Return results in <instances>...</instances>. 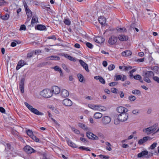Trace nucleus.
<instances>
[{
    "label": "nucleus",
    "mask_w": 159,
    "mask_h": 159,
    "mask_svg": "<svg viewBox=\"0 0 159 159\" xmlns=\"http://www.w3.org/2000/svg\"><path fill=\"white\" fill-rule=\"evenodd\" d=\"M153 155V153L150 152H148L147 150H144L138 153L137 156L139 158L143 157L148 159L152 156Z\"/></svg>",
    "instance_id": "1"
},
{
    "label": "nucleus",
    "mask_w": 159,
    "mask_h": 159,
    "mask_svg": "<svg viewBox=\"0 0 159 159\" xmlns=\"http://www.w3.org/2000/svg\"><path fill=\"white\" fill-rule=\"evenodd\" d=\"M41 94L43 97L50 98L52 95L51 91L48 89H45L41 92Z\"/></svg>",
    "instance_id": "2"
},
{
    "label": "nucleus",
    "mask_w": 159,
    "mask_h": 159,
    "mask_svg": "<svg viewBox=\"0 0 159 159\" xmlns=\"http://www.w3.org/2000/svg\"><path fill=\"white\" fill-rule=\"evenodd\" d=\"M118 119L121 122H124L127 120L129 117V115L127 112L120 114L118 116Z\"/></svg>",
    "instance_id": "3"
},
{
    "label": "nucleus",
    "mask_w": 159,
    "mask_h": 159,
    "mask_svg": "<svg viewBox=\"0 0 159 159\" xmlns=\"http://www.w3.org/2000/svg\"><path fill=\"white\" fill-rule=\"evenodd\" d=\"M26 133L34 141L37 142H39V139L33 134V132L31 130L29 129L27 130H26Z\"/></svg>",
    "instance_id": "4"
},
{
    "label": "nucleus",
    "mask_w": 159,
    "mask_h": 159,
    "mask_svg": "<svg viewBox=\"0 0 159 159\" xmlns=\"http://www.w3.org/2000/svg\"><path fill=\"white\" fill-rule=\"evenodd\" d=\"M111 121L110 117L108 116L103 117L102 119V122L103 125H106L109 124Z\"/></svg>",
    "instance_id": "5"
},
{
    "label": "nucleus",
    "mask_w": 159,
    "mask_h": 159,
    "mask_svg": "<svg viewBox=\"0 0 159 159\" xmlns=\"http://www.w3.org/2000/svg\"><path fill=\"white\" fill-rule=\"evenodd\" d=\"M118 38L114 35H111L109 38L108 43L110 45H114L117 41Z\"/></svg>",
    "instance_id": "6"
},
{
    "label": "nucleus",
    "mask_w": 159,
    "mask_h": 159,
    "mask_svg": "<svg viewBox=\"0 0 159 159\" xmlns=\"http://www.w3.org/2000/svg\"><path fill=\"white\" fill-rule=\"evenodd\" d=\"M24 151L28 154H30L34 152L35 150L31 147L28 145L26 146L24 148Z\"/></svg>",
    "instance_id": "7"
},
{
    "label": "nucleus",
    "mask_w": 159,
    "mask_h": 159,
    "mask_svg": "<svg viewBox=\"0 0 159 159\" xmlns=\"http://www.w3.org/2000/svg\"><path fill=\"white\" fill-rule=\"evenodd\" d=\"M86 135L89 139L94 140H98V136L89 131L87 132Z\"/></svg>",
    "instance_id": "8"
},
{
    "label": "nucleus",
    "mask_w": 159,
    "mask_h": 159,
    "mask_svg": "<svg viewBox=\"0 0 159 159\" xmlns=\"http://www.w3.org/2000/svg\"><path fill=\"white\" fill-rule=\"evenodd\" d=\"M25 78H23L21 79L19 84V89L22 93H23L24 92V86Z\"/></svg>",
    "instance_id": "9"
},
{
    "label": "nucleus",
    "mask_w": 159,
    "mask_h": 159,
    "mask_svg": "<svg viewBox=\"0 0 159 159\" xmlns=\"http://www.w3.org/2000/svg\"><path fill=\"white\" fill-rule=\"evenodd\" d=\"M116 110L117 111L120 113L121 114L125 112H127L128 110L126 108L122 107H119L117 108Z\"/></svg>",
    "instance_id": "10"
},
{
    "label": "nucleus",
    "mask_w": 159,
    "mask_h": 159,
    "mask_svg": "<svg viewBox=\"0 0 159 159\" xmlns=\"http://www.w3.org/2000/svg\"><path fill=\"white\" fill-rule=\"evenodd\" d=\"M52 93H53L55 94H57L59 93L60 92V88L57 86H54L52 87Z\"/></svg>",
    "instance_id": "11"
},
{
    "label": "nucleus",
    "mask_w": 159,
    "mask_h": 159,
    "mask_svg": "<svg viewBox=\"0 0 159 159\" xmlns=\"http://www.w3.org/2000/svg\"><path fill=\"white\" fill-rule=\"evenodd\" d=\"M62 103L66 106H70L72 104V101L68 98L64 99L62 101Z\"/></svg>",
    "instance_id": "12"
},
{
    "label": "nucleus",
    "mask_w": 159,
    "mask_h": 159,
    "mask_svg": "<svg viewBox=\"0 0 159 159\" xmlns=\"http://www.w3.org/2000/svg\"><path fill=\"white\" fill-rule=\"evenodd\" d=\"M94 41L98 43H103L105 41V39L101 37H97L94 38L93 39Z\"/></svg>",
    "instance_id": "13"
},
{
    "label": "nucleus",
    "mask_w": 159,
    "mask_h": 159,
    "mask_svg": "<svg viewBox=\"0 0 159 159\" xmlns=\"http://www.w3.org/2000/svg\"><path fill=\"white\" fill-rule=\"evenodd\" d=\"M118 38L119 40L121 41H126L128 40V37L123 34L119 35Z\"/></svg>",
    "instance_id": "14"
},
{
    "label": "nucleus",
    "mask_w": 159,
    "mask_h": 159,
    "mask_svg": "<svg viewBox=\"0 0 159 159\" xmlns=\"http://www.w3.org/2000/svg\"><path fill=\"white\" fill-rule=\"evenodd\" d=\"M69 92L66 90L65 89H63L61 92V96L64 98H66L69 95Z\"/></svg>",
    "instance_id": "15"
},
{
    "label": "nucleus",
    "mask_w": 159,
    "mask_h": 159,
    "mask_svg": "<svg viewBox=\"0 0 159 159\" xmlns=\"http://www.w3.org/2000/svg\"><path fill=\"white\" fill-rule=\"evenodd\" d=\"M26 63L24 61L20 60L19 61L16 67L17 70H19L21 67L23 66L26 64Z\"/></svg>",
    "instance_id": "16"
},
{
    "label": "nucleus",
    "mask_w": 159,
    "mask_h": 159,
    "mask_svg": "<svg viewBox=\"0 0 159 159\" xmlns=\"http://www.w3.org/2000/svg\"><path fill=\"white\" fill-rule=\"evenodd\" d=\"M132 0H125V6L127 7V8L131 9L132 7L133 4Z\"/></svg>",
    "instance_id": "17"
},
{
    "label": "nucleus",
    "mask_w": 159,
    "mask_h": 159,
    "mask_svg": "<svg viewBox=\"0 0 159 159\" xmlns=\"http://www.w3.org/2000/svg\"><path fill=\"white\" fill-rule=\"evenodd\" d=\"M79 61L80 63V64L81 65V66L83 67L85 69V70L89 72V70L88 69V67L87 64L85 63L83 60H80Z\"/></svg>",
    "instance_id": "18"
},
{
    "label": "nucleus",
    "mask_w": 159,
    "mask_h": 159,
    "mask_svg": "<svg viewBox=\"0 0 159 159\" xmlns=\"http://www.w3.org/2000/svg\"><path fill=\"white\" fill-rule=\"evenodd\" d=\"M116 78V80L118 81L120 80H122V81H124L126 80L127 79L126 76L125 75H123L122 77V76L120 75H118L115 76Z\"/></svg>",
    "instance_id": "19"
},
{
    "label": "nucleus",
    "mask_w": 159,
    "mask_h": 159,
    "mask_svg": "<svg viewBox=\"0 0 159 159\" xmlns=\"http://www.w3.org/2000/svg\"><path fill=\"white\" fill-rule=\"evenodd\" d=\"M24 7L26 11V15L28 17H31L32 13L31 10L28 8L27 5H24Z\"/></svg>",
    "instance_id": "20"
},
{
    "label": "nucleus",
    "mask_w": 159,
    "mask_h": 159,
    "mask_svg": "<svg viewBox=\"0 0 159 159\" xmlns=\"http://www.w3.org/2000/svg\"><path fill=\"white\" fill-rule=\"evenodd\" d=\"M30 111L32 113L38 115H43V113L39 111L37 109L33 107L31 108Z\"/></svg>",
    "instance_id": "21"
},
{
    "label": "nucleus",
    "mask_w": 159,
    "mask_h": 159,
    "mask_svg": "<svg viewBox=\"0 0 159 159\" xmlns=\"http://www.w3.org/2000/svg\"><path fill=\"white\" fill-rule=\"evenodd\" d=\"M132 54V52L130 50H126L123 52L121 53V55L123 56L128 57L131 56Z\"/></svg>",
    "instance_id": "22"
},
{
    "label": "nucleus",
    "mask_w": 159,
    "mask_h": 159,
    "mask_svg": "<svg viewBox=\"0 0 159 159\" xmlns=\"http://www.w3.org/2000/svg\"><path fill=\"white\" fill-rule=\"evenodd\" d=\"M35 28L40 30H46L47 29L46 26L42 25H38L36 26L35 27Z\"/></svg>",
    "instance_id": "23"
},
{
    "label": "nucleus",
    "mask_w": 159,
    "mask_h": 159,
    "mask_svg": "<svg viewBox=\"0 0 159 159\" xmlns=\"http://www.w3.org/2000/svg\"><path fill=\"white\" fill-rule=\"evenodd\" d=\"M98 21L102 25H103L105 24L106 20L103 16H100L98 18Z\"/></svg>",
    "instance_id": "24"
},
{
    "label": "nucleus",
    "mask_w": 159,
    "mask_h": 159,
    "mask_svg": "<svg viewBox=\"0 0 159 159\" xmlns=\"http://www.w3.org/2000/svg\"><path fill=\"white\" fill-rule=\"evenodd\" d=\"M5 147V151L6 152H9L10 150H11L13 148L11 147L10 144L6 143L4 144Z\"/></svg>",
    "instance_id": "25"
},
{
    "label": "nucleus",
    "mask_w": 159,
    "mask_h": 159,
    "mask_svg": "<svg viewBox=\"0 0 159 159\" xmlns=\"http://www.w3.org/2000/svg\"><path fill=\"white\" fill-rule=\"evenodd\" d=\"M67 142L68 145L71 147L74 148H77L78 147V146L76 145V144L73 143L70 139H68L67 140Z\"/></svg>",
    "instance_id": "26"
},
{
    "label": "nucleus",
    "mask_w": 159,
    "mask_h": 159,
    "mask_svg": "<svg viewBox=\"0 0 159 159\" xmlns=\"http://www.w3.org/2000/svg\"><path fill=\"white\" fill-rule=\"evenodd\" d=\"M46 59L47 60H59L60 59L59 57L57 56H51L50 57H48L46 58Z\"/></svg>",
    "instance_id": "27"
},
{
    "label": "nucleus",
    "mask_w": 159,
    "mask_h": 159,
    "mask_svg": "<svg viewBox=\"0 0 159 159\" xmlns=\"http://www.w3.org/2000/svg\"><path fill=\"white\" fill-rule=\"evenodd\" d=\"M154 73L153 72L151 71H147L144 74V75L147 76L150 78H151L152 76L154 75Z\"/></svg>",
    "instance_id": "28"
},
{
    "label": "nucleus",
    "mask_w": 159,
    "mask_h": 159,
    "mask_svg": "<svg viewBox=\"0 0 159 159\" xmlns=\"http://www.w3.org/2000/svg\"><path fill=\"white\" fill-rule=\"evenodd\" d=\"M48 113L49 117L51 118V120L54 122L55 124L57 126H60V124L59 123H58L57 121L56 120L54 119L51 117L52 116V115L50 113L49 111H48Z\"/></svg>",
    "instance_id": "29"
},
{
    "label": "nucleus",
    "mask_w": 159,
    "mask_h": 159,
    "mask_svg": "<svg viewBox=\"0 0 159 159\" xmlns=\"http://www.w3.org/2000/svg\"><path fill=\"white\" fill-rule=\"evenodd\" d=\"M102 113L97 112L94 114L93 117L95 119H98L101 118L102 117Z\"/></svg>",
    "instance_id": "30"
},
{
    "label": "nucleus",
    "mask_w": 159,
    "mask_h": 159,
    "mask_svg": "<svg viewBox=\"0 0 159 159\" xmlns=\"http://www.w3.org/2000/svg\"><path fill=\"white\" fill-rule=\"evenodd\" d=\"M78 125L79 127L81 128L82 129L84 130H89V129L83 123H78Z\"/></svg>",
    "instance_id": "31"
},
{
    "label": "nucleus",
    "mask_w": 159,
    "mask_h": 159,
    "mask_svg": "<svg viewBox=\"0 0 159 159\" xmlns=\"http://www.w3.org/2000/svg\"><path fill=\"white\" fill-rule=\"evenodd\" d=\"M157 126V124H155L149 127L152 133L155 132L156 130Z\"/></svg>",
    "instance_id": "32"
},
{
    "label": "nucleus",
    "mask_w": 159,
    "mask_h": 159,
    "mask_svg": "<svg viewBox=\"0 0 159 159\" xmlns=\"http://www.w3.org/2000/svg\"><path fill=\"white\" fill-rule=\"evenodd\" d=\"M151 70L157 74H159V67L157 66H154L153 67H152Z\"/></svg>",
    "instance_id": "33"
},
{
    "label": "nucleus",
    "mask_w": 159,
    "mask_h": 159,
    "mask_svg": "<svg viewBox=\"0 0 159 159\" xmlns=\"http://www.w3.org/2000/svg\"><path fill=\"white\" fill-rule=\"evenodd\" d=\"M97 107V110L99 111H105L107 110V108L105 107L102 106H98Z\"/></svg>",
    "instance_id": "34"
},
{
    "label": "nucleus",
    "mask_w": 159,
    "mask_h": 159,
    "mask_svg": "<svg viewBox=\"0 0 159 159\" xmlns=\"http://www.w3.org/2000/svg\"><path fill=\"white\" fill-rule=\"evenodd\" d=\"M38 20V18L36 16H33L31 20V25H32L34 23L37 22Z\"/></svg>",
    "instance_id": "35"
},
{
    "label": "nucleus",
    "mask_w": 159,
    "mask_h": 159,
    "mask_svg": "<svg viewBox=\"0 0 159 159\" xmlns=\"http://www.w3.org/2000/svg\"><path fill=\"white\" fill-rule=\"evenodd\" d=\"M88 107L93 110H97V107H98V105H95L92 104H89Z\"/></svg>",
    "instance_id": "36"
},
{
    "label": "nucleus",
    "mask_w": 159,
    "mask_h": 159,
    "mask_svg": "<svg viewBox=\"0 0 159 159\" xmlns=\"http://www.w3.org/2000/svg\"><path fill=\"white\" fill-rule=\"evenodd\" d=\"M144 78L143 80L148 83H150L151 82V80L149 79V77H147L146 75H144Z\"/></svg>",
    "instance_id": "37"
},
{
    "label": "nucleus",
    "mask_w": 159,
    "mask_h": 159,
    "mask_svg": "<svg viewBox=\"0 0 159 159\" xmlns=\"http://www.w3.org/2000/svg\"><path fill=\"white\" fill-rule=\"evenodd\" d=\"M143 131L145 133H147V134H148L152 133L149 127H148L144 129L143 130Z\"/></svg>",
    "instance_id": "38"
},
{
    "label": "nucleus",
    "mask_w": 159,
    "mask_h": 159,
    "mask_svg": "<svg viewBox=\"0 0 159 159\" xmlns=\"http://www.w3.org/2000/svg\"><path fill=\"white\" fill-rule=\"evenodd\" d=\"M9 17V15L8 14L6 13L4 15L2 16V19L3 20H7Z\"/></svg>",
    "instance_id": "39"
},
{
    "label": "nucleus",
    "mask_w": 159,
    "mask_h": 159,
    "mask_svg": "<svg viewBox=\"0 0 159 159\" xmlns=\"http://www.w3.org/2000/svg\"><path fill=\"white\" fill-rule=\"evenodd\" d=\"M117 31L120 33H123L124 32H126V30L125 28H119L117 29Z\"/></svg>",
    "instance_id": "40"
},
{
    "label": "nucleus",
    "mask_w": 159,
    "mask_h": 159,
    "mask_svg": "<svg viewBox=\"0 0 159 159\" xmlns=\"http://www.w3.org/2000/svg\"><path fill=\"white\" fill-rule=\"evenodd\" d=\"M128 99L131 101H134L136 99V98L134 96L130 95L128 97Z\"/></svg>",
    "instance_id": "41"
},
{
    "label": "nucleus",
    "mask_w": 159,
    "mask_h": 159,
    "mask_svg": "<svg viewBox=\"0 0 159 159\" xmlns=\"http://www.w3.org/2000/svg\"><path fill=\"white\" fill-rule=\"evenodd\" d=\"M78 77L79 79V80L80 82H82L83 81L84 77L83 76L80 74H79L78 75Z\"/></svg>",
    "instance_id": "42"
},
{
    "label": "nucleus",
    "mask_w": 159,
    "mask_h": 159,
    "mask_svg": "<svg viewBox=\"0 0 159 159\" xmlns=\"http://www.w3.org/2000/svg\"><path fill=\"white\" fill-rule=\"evenodd\" d=\"M132 93L134 94L139 95L141 94L140 91L139 90L135 89L132 91Z\"/></svg>",
    "instance_id": "43"
},
{
    "label": "nucleus",
    "mask_w": 159,
    "mask_h": 159,
    "mask_svg": "<svg viewBox=\"0 0 159 159\" xmlns=\"http://www.w3.org/2000/svg\"><path fill=\"white\" fill-rule=\"evenodd\" d=\"M53 68L56 71H59V72H61V69L60 68L57 66H56L53 67Z\"/></svg>",
    "instance_id": "44"
},
{
    "label": "nucleus",
    "mask_w": 159,
    "mask_h": 159,
    "mask_svg": "<svg viewBox=\"0 0 159 159\" xmlns=\"http://www.w3.org/2000/svg\"><path fill=\"white\" fill-rule=\"evenodd\" d=\"M115 68V66L113 64H111L108 66V69L109 70H112Z\"/></svg>",
    "instance_id": "45"
},
{
    "label": "nucleus",
    "mask_w": 159,
    "mask_h": 159,
    "mask_svg": "<svg viewBox=\"0 0 159 159\" xmlns=\"http://www.w3.org/2000/svg\"><path fill=\"white\" fill-rule=\"evenodd\" d=\"M71 129L76 134H79L80 133V132L79 130L75 129L74 127H72Z\"/></svg>",
    "instance_id": "46"
},
{
    "label": "nucleus",
    "mask_w": 159,
    "mask_h": 159,
    "mask_svg": "<svg viewBox=\"0 0 159 159\" xmlns=\"http://www.w3.org/2000/svg\"><path fill=\"white\" fill-rule=\"evenodd\" d=\"M50 108L55 113H56L57 114H59V111L58 110H57V109H56L55 108L53 107H50Z\"/></svg>",
    "instance_id": "47"
},
{
    "label": "nucleus",
    "mask_w": 159,
    "mask_h": 159,
    "mask_svg": "<svg viewBox=\"0 0 159 159\" xmlns=\"http://www.w3.org/2000/svg\"><path fill=\"white\" fill-rule=\"evenodd\" d=\"M99 157L102 159H108L109 158V157L108 156H106L102 155H99Z\"/></svg>",
    "instance_id": "48"
},
{
    "label": "nucleus",
    "mask_w": 159,
    "mask_h": 159,
    "mask_svg": "<svg viewBox=\"0 0 159 159\" xmlns=\"http://www.w3.org/2000/svg\"><path fill=\"white\" fill-rule=\"evenodd\" d=\"M64 22L66 25H70L71 23L70 21L67 19H65Z\"/></svg>",
    "instance_id": "49"
},
{
    "label": "nucleus",
    "mask_w": 159,
    "mask_h": 159,
    "mask_svg": "<svg viewBox=\"0 0 159 159\" xmlns=\"http://www.w3.org/2000/svg\"><path fill=\"white\" fill-rule=\"evenodd\" d=\"M86 44L87 46L89 48H92L93 47V45L89 42H86Z\"/></svg>",
    "instance_id": "50"
},
{
    "label": "nucleus",
    "mask_w": 159,
    "mask_h": 159,
    "mask_svg": "<svg viewBox=\"0 0 159 159\" xmlns=\"http://www.w3.org/2000/svg\"><path fill=\"white\" fill-rule=\"evenodd\" d=\"M34 51H32L28 53L27 55V57L28 58H30L32 57L34 53Z\"/></svg>",
    "instance_id": "51"
},
{
    "label": "nucleus",
    "mask_w": 159,
    "mask_h": 159,
    "mask_svg": "<svg viewBox=\"0 0 159 159\" xmlns=\"http://www.w3.org/2000/svg\"><path fill=\"white\" fill-rule=\"evenodd\" d=\"M157 145V143H154L150 146L149 148L151 149H153L156 147Z\"/></svg>",
    "instance_id": "52"
},
{
    "label": "nucleus",
    "mask_w": 159,
    "mask_h": 159,
    "mask_svg": "<svg viewBox=\"0 0 159 159\" xmlns=\"http://www.w3.org/2000/svg\"><path fill=\"white\" fill-rule=\"evenodd\" d=\"M123 67H124V70H125V71H127L128 70H130L132 68V67L131 66H124Z\"/></svg>",
    "instance_id": "53"
},
{
    "label": "nucleus",
    "mask_w": 159,
    "mask_h": 159,
    "mask_svg": "<svg viewBox=\"0 0 159 159\" xmlns=\"http://www.w3.org/2000/svg\"><path fill=\"white\" fill-rule=\"evenodd\" d=\"M48 39H52L54 40H56L57 38L55 35L50 36L47 37Z\"/></svg>",
    "instance_id": "54"
},
{
    "label": "nucleus",
    "mask_w": 159,
    "mask_h": 159,
    "mask_svg": "<svg viewBox=\"0 0 159 159\" xmlns=\"http://www.w3.org/2000/svg\"><path fill=\"white\" fill-rule=\"evenodd\" d=\"M25 104L30 111L31 109V108L33 107L31 106L27 102H25Z\"/></svg>",
    "instance_id": "55"
},
{
    "label": "nucleus",
    "mask_w": 159,
    "mask_h": 159,
    "mask_svg": "<svg viewBox=\"0 0 159 159\" xmlns=\"http://www.w3.org/2000/svg\"><path fill=\"white\" fill-rule=\"evenodd\" d=\"M120 121L118 119V117L117 119H115L114 120V123L116 125H117L120 124Z\"/></svg>",
    "instance_id": "56"
},
{
    "label": "nucleus",
    "mask_w": 159,
    "mask_h": 159,
    "mask_svg": "<svg viewBox=\"0 0 159 159\" xmlns=\"http://www.w3.org/2000/svg\"><path fill=\"white\" fill-rule=\"evenodd\" d=\"M134 78L137 80H139L140 78H141V76L139 75H136L134 76Z\"/></svg>",
    "instance_id": "57"
},
{
    "label": "nucleus",
    "mask_w": 159,
    "mask_h": 159,
    "mask_svg": "<svg viewBox=\"0 0 159 159\" xmlns=\"http://www.w3.org/2000/svg\"><path fill=\"white\" fill-rule=\"evenodd\" d=\"M152 12L151 13L150 12H149V13L147 12L146 13V14H148L149 16H150V17H151V16L150 15L151 14L152 15V17L153 18H154L155 17H156V14H154V13H153L152 12Z\"/></svg>",
    "instance_id": "58"
},
{
    "label": "nucleus",
    "mask_w": 159,
    "mask_h": 159,
    "mask_svg": "<svg viewBox=\"0 0 159 159\" xmlns=\"http://www.w3.org/2000/svg\"><path fill=\"white\" fill-rule=\"evenodd\" d=\"M153 80L159 84V78L157 76H154L153 77Z\"/></svg>",
    "instance_id": "59"
},
{
    "label": "nucleus",
    "mask_w": 159,
    "mask_h": 159,
    "mask_svg": "<svg viewBox=\"0 0 159 159\" xmlns=\"http://www.w3.org/2000/svg\"><path fill=\"white\" fill-rule=\"evenodd\" d=\"M99 81L103 84H104L105 83V81L103 78L102 77H100L99 79Z\"/></svg>",
    "instance_id": "60"
},
{
    "label": "nucleus",
    "mask_w": 159,
    "mask_h": 159,
    "mask_svg": "<svg viewBox=\"0 0 159 159\" xmlns=\"http://www.w3.org/2000/svg\"><path fill=\"white\" fill-rule=\"evenodd\" d=\"M68 57V59L71 61H73L74 62H75L76 61V59L75 58L73 57L70 56H69V57Z\"/></svg>",
    "instance_id": "61"
},
{
    "label": "nucleus",
    "mask_w": 159,
    "mask_h": 159,
    "mask_svg": "<svg viewBox=\"0 0 159 159\" xmlns=\"http://www.w3.org/2000/svg\"><path fill=\"white\" fill-rule=\"evenodd\" d=\"M26 27L25 25H22L20 26V30H26Z\"/></svg>",
    "instance_id": "62"
},
{
    "label": "nucleus",
    "mask_w": 159,
    "mask_h": 159,
    "mask_svg": "<svg viewBox=\"0 0 159 159\" xmlns=\"http://www.w3.org/2000/svg\"><path fill=\"white\" fill-rule=\"evenodd\" d=\"M62 67L63 69L67 72L69 71V69L67 68L65 64H63L62 65Z\"/></svg>",
    "instance_id": "63"
},
{
    "label": "nucleus",
    "mask_w": 159,
    "mask_h": 159,
    "mask_svg": "<svg viewBox=\"0 0 159 159\" xmlns=\"http://www.w3.org/2000/svg\"><path fill=\"white\" fill-rule=\"evenodd\" d=\"M117 84V82H111L109 84V85L110 86H113L116 85Z\"/></svg>",
    "instance_id": "64"
}]
</instances>
